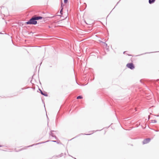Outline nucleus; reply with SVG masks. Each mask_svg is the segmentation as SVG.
<instances>
[{
  "label": "nucleus",
  "instance_id": "1",
  "mask_svg": "<svg viewBox=\"0 0 159 159\" xmlns=\"http://www.w3.org/2000/svg\"><path fill=\"white\" fill-rule=\"evenodd\" d=\"M25 23L26 25H35L37 24V21L35 19L34 16L32 17L28 21L26 22Z\"/></svg>",
  "mask_w": 159,
  "mask_h": 159
},
{
  "label": "nucleus",
  "instance_id": "2",
  "mask_svg": "<svg viewBox=\"0 0 159 159\" xmlns=\"http://www.w3.org/2000/svg\"><path fill=\"white\" fill-rule=\"evenodd\" d=\"M126 66L131 70H133L135 68L134 66L132 63H128L126 65Z\"/></svg>",
  "mask_w": 159,
  "mask_h": 159
},
{
  "label": "nucleus",
  "instance_id": "3",
  "mask_svg": "<svg viewBox=\"0 0 159 159\" xmlns=\"http://www.w3.org/2000/svg\"><path fill=\"white\" fill-rule=\"evenodd\" d=\"M63 6H64V5H63V3L62 2H61V9L60 10V13L61 15H62V12H63Z\"/></svg>",
  "mask_w": 159,
  "mask_h": 159
},
{
  "label": "nucleus",
  "instance_id": "4",
  "mask_svg": "<svg viewBox=\"0 0 159 159\" xmlns=\"http://www.w3.org/2000/svg\"><path fill=\"white\" fill-rule=\"evenodd\" d=\"M34 16L35 17V18L36 21L37 20H41L43 18V17L41 16Z\"/></svg>",
  "mask_w": 159,
  "mask_h": 159
},
{
  "label": "nucleus",
  "instance_id": "5",
  "mask_svg": "<svg viewBox=\"0 0 159 159\" xmlns=\"http://www.w3.org/2000/svg\"><path fill=\"white\" fill-rule=\"evenodd\" d=\"M150 139H145L143 141L144 143H148L150 141Z\"/></svg>",
  "mask_w": 159,
  "mask_h": 159
},
{
  "label": "nucleus",
  "instance_id": "6",
  "mask_svg": "<svg viewBox=\"0 0 159 159\" xmlns=\"http://www.w3.org/2000/svg\"><path fill=\"white\" fill-rule=\"evenodd\" d=\"M155 1V0H149V3L150 4L153 3Z\"/></svg>",
  "mask_w": 159,
  "mask_h": 159
},
{
  "label": "nucleus",
  "instance_id": "7",
  "mask_svg": "<svg viewBox=\"0 0 159 159\" xmlns=\"http://www.w3.org/2000/svg\"><path fill=\"white\" fill-rule=\"evenodd\" d=\"M152 52H145L144 53H143V54H139V55H137V56H140V55H143V54H148V53H152Z\"/></svg>",
  "mask_w": 159,
  "mask_h": 159
},
{
  "label": "nucleus",
  "instance_id": "8",
  "mask_svg": "<svg viewBox=\"0 0 159 159\" xmlns=\"http://www.w3.org/2000/svg\"><path fill=\"white\" fill-rule=\"evenodd\" d=\"M83 97L81 96H79L77 97V99L82 98Z\"/></svg>",
  "mask_w": 159,
  "mask_h": 159
},
{
  "label": "nucleus",
  "instance_id": "9",
  "mask_svg": "<svg viewBox=\"0 0 159 159\" xmlns=\"http://www.w3.org/2000/svg\"><path fill=\"white\" fill-rule=\"evenodd\" d=\"M68 0H64V2L65 3H66L68 2Z\"/></svg>",
  "mask_w": 159,
  "mask_h": 159
},
{
  "label": "nucleus",
  "instance_id": "10",
  "mask_svg": "<svg viewBox=\"0 0 159 159\" xmlns=\"http://www.w3.org/2000/svg\"><path fill=\"white\" fill-rule=\"evenodd\" d=\"M41 93L43 95H44L45 96H47V94H45L43 93L42 92H41Z\"/></svg>",
  "mask_w": 159,
  "mask_h": 159
},
{
  "label": "nucleus",
  "instance_id": "11",
  "mask_svg": "<svg viewBox=\"0 0 159 159\" xmlns=\"http://www.w3.org/2000/svg\"><path fill=\"white\" fill-rule=\"evenodd\" d=\"M34 76V75H33V76H32V79L31 80H33L34 79V78H33V76Z\"/></svg>",
  "mask_w": 159,
  "mask_h": 159
},
{
  "label": "nucleus",
  "instance_id": "12",
  "mask_svg": "<svg viewBox=\"0 0 159 159\" xmlns=\"http://www.w3.org/2000/svg\"><path fill=\"white\" fill-rule=\"evenodd\" d=\"M126 52V51H125V52H123V54H125V53Z\"/></svg>",
  "mask_w": 159,
  "mask_h": 159
},
{
  "label": "nucleus",
  "instance_id": "13",
  "mask_svg": "<svg viewBox=\"0 0 159 159\" xmlns=\"http://www.w3.org/2000/svg\"><path fill=\"white\" fill-rule=\"evenodd\" d=\"M119 2H118L116 4V5H117L118 4V3H119Z\"/></svg>",
  "mask_w": 159,
  "mask_h": 159
},
{
  "label": "nucleus",
  "instance_id": "14",
  "mask_svg": "<svg viewBox=\"0 0 159 159\" xmlns=\"http://www.w3.org/2000/svg\"><path fill=\"white\" fill-rule=\"evenodd\" d=\"M105 44L107 46V44L106 43H105Z\"/></svg>",
  "mask_w": 159,
  "mask_h": 159
},
{
  "label": "nucleus",
  "instance_id": "15",
  "mask_svg": "<svg viewBox=\"0 0 159 159\" xmlns=\"http://www.w3.org/2000/svg\"><path fill=\"white\" fill-rule=\"evenodd\" d=\"M116 6H115V7H114V8H113V9H114V8H115V7H116Z\"/></svg>",
  "mask_w": 159,
  "mask_h": 159
},
{
  "label": "nucleus",
  "instance_id": "16",
  "mask_svg": "<svg viewBox=\"0 0 159 159\" xmlns=\"http://www.w3.org/2000/svg\"><path fill=\"white\" fill-rule=\"evenodd\" d=\"M116 6H115V7H114V8H113V9H114V8H115V7H116Z\"/></svg>",
  "mask_w": 159,
  "mask_h": 159
},
{
  "label": "nucleus",
  "instance_id": "17",
  "mask_svg": "<svg viewBox=\"0 0 159 159\" xmlns=\"http://www.w3.org/2000/svg\"><path fill=\"white\" fill-rule=\"evenodd\" d=\"M116 6H115V7H114V8H113V9H114V8H115V7H116Z\"/></svg>",
  "mask_w": 159,
  "mask_h": 159
},
{
  "label": "nucleus",
  "instance_id": "18",
  "mask_svg": "<svg viewBox=\"0 0 159 159\" xmlns=\"http://www.w3.org/2000/svg\"><path fill=\"white\" fill-rule=\"evenodd\" d=\"M2 146V145H1L0 144V147H1Z\"/></svg>",
  "mask_w": 159,
  "mask_h": 159
},
{
  "label": "nucleus",
  "instance_id": "19",
  "mask_svg": "<svg viewBox=\"0 0 159 159\" xmlns=\"http://www.w3.org/2000/svg\"><path fill=\"white\" fill-rule=\"evenodd\" d=\"M58 16H61L60 15H58Z\"/></svg>",
  "mask_w": 159,
  "mask_h": 159
},
{
  "label": "nucleus",
  "instance_id": "20",
  "mask_svg": "<svg viewBox=\"0 0 159 159\" xmlns=\"http://www.w3.org/2000/svg\"><path fill=\"white\" fill-rule=\"evenodd\" d=\"M0 34H2V33H1H1H0Z\"/></svg>",
  "mask_w": 159,
  "mask_h": 159
},
{
  "label": "nucleus",
  "instance_id": "21",
  "mask_svg": "<svg viewBox=\"0 0 159 159\" xmlns=\"http://www.w3.org/2000/svg\"><path fill=\"white\" fill-rule=\"evenodd\" d=\"M141 80H143V79H141Z\"/></svg>",
  "mask_w": 159,
  "mask_h": 159
}]
</instances>
